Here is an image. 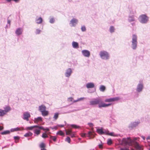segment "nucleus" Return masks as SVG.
I'll return each instance as SVG.
<instances>
[{
  "label": "nucleus",
  "instance_id": "54",
  "mask_svg": "<svg viewBox=\"0 0 150 150\" xmlns=\"http://www.w3.org/2000/svg\"><path fill=\"white\" fill-rule=\"evenodd\" d=\"M134 19L133 18L131 19H129V21L130 22L132 21H134Z\"/></svg>",
  "mask_w": 150,
  "mask_h": 150
},
{
  "label": "nucleus",
  "instance_id": "42",
  "mask_svg": "<svg viewBox=\"0 0 150 150\" xmlns=\"http://www.w3.org/2000/svg\"><path fill=\"white\" fill-rule=\"evenodd\" d=\"M107 144L108 145H110L112 144V141L111 139H108L107 142Z\"/></svg>",
  "mask_w": 150,
  "mask_h": 150
},
{
  "label": "nucleus",
  "instance_id": "49",
  "mask_svg": "<svg viewBox=\"0 0 150 150\" xmlns=\"http://www.w3.org/2000/svg\"><path fill=\"white\" fill-rule=\"evenodd\" d=\"M42 130H43L44 131L47 130V131H49L50 130L48 128H47V127L45 128H44L43 127V129H42Z\"/></svg>",
  "mask_w": 150,
  "mask_h": 150
},
{
  "label": "nucleus",
  "instance_id": "8",
  "mask_svg": "<svg viewBox=\"0 0 150 150\" xmlns=\"http://www.w3.org/2000/svg\"><path fill=\"white\" fill-rule=\"evenodd\" d=\"M30 117V113L28 112H25L23 113V119L24 120L28 121L29 120V118Z\"/></svg>",
  "mask_w": 150,
  "mask_h": 150
},
{
  "label": "nucleus",
  "instance_id": "20",
  "mask_svg": "<svg viewBox=\"0 0 150 150\" xmlns=\"http://www.w3.org/2000/svg\"><path fill=\"white\" fill-rule=\"evenodd\" d=\"M72 45L73 47L74 48H79V44L78 43L76 42H73L72 43Z\"/></svg>",
  "mask_w": 150,
  "mask_h": 150
},
{
  "label": "nucleus",
  "instance_id": "56",
  "mask_svg": "<svg viewBox=\"0 0 150 150\" xmlns=\"http://www.w3.org/2000/svg\"><path fill=\"white\" fill-rule=\"evenodd\" d=\"M46 149L45 147L41 148V150H45Z\"/></svg>",
  "mask_w": 150,
  "mask_h": 150
},
{
  "label": "nucleus",
  "instance_id": "35",
  "mask_svg": "<svg viewBox=\"0 0 150 150\" xmlns=\"http://www.w3.org/2000/svg\"><path fill=\"white\" fill-rule=\"evenodd\" d=\"M115 28H114L112 26H110V31L111 33L113 32L114 31Z\"/></svg>",
  "mask_w": 150,
  "mask_h": 150
},
{
  "label": "nucleus",
  "instance_id": "9",
  "mask_svg": "<svg viewBox=\"0 0 150 150\" xmlns=\"http://www.w3.org/2000/svg\"><path fill=\"white\" fill-rule=\"evenodd\" d=\"M120 99L119 97H115L114 98L106 99L105 100L106 102H110L117 101Z\"/></svg>",
  "mask_w": 150,
  "mask_h": 150
},
{
  "label": "nucleus",
  "instance_id": "47",
  "mask_svg": "<svg viewBox=\"0 0 150 150\" xmlns=\"http://www.w3.org/2000/svg\"><path fill=\"white\" fill-rule=\"evenodd\" d=\"M120 150H129V149L128 148L126 147L124 148H121Z\"/></svg>",
  "mask_w": 150,
  "mask_h": 150
},
{
  "label": "nucleus",
  "instance_id": "57",
  "mask_svg": "<svg viewBox=\"0 0 150 150\" xmlns=\"http://www.w3.org/2000/svg\"><path fill=\"white\" fill-rule=\"evenodd\" d=\"M78 101H77V100H74V101H73V102L74 103H75V102H78Z\"/></svg>",
  "mask_w": 150,
  "mask_h": 150
},
{
  "label": "nucleus",
  "instance_id": "60",
  "mask_svg": "<svg viewBox=\"0 0 150 150\" xmlns=\"http://www.w3.org/2000/svg\"><path fill=\"white\" fill-rule=\"evenodd\" d=\"M8 23H9V24L10 23V21H9V20L8 21Z\"/></svg>",
  "mask_w": 150,
  "mask_h": 150
},
{
  "label": "nucleus",
  "instance_id": "16",
  "mask_svg": "<svg viewBox=\"0 0 150 150\" xmlns=\"http://www.w3.org/2000/svg\"><path fill=\"white\" fill-rule=\"evenodd\" d=\"M42 121V118L41 117H38L37 118H35L34 121L35 123H38Z\"/></svg>",
  "mask_w": 150,
  "mask_h": 150
},
{
  "label": "nucleus",
  "instance_id": "34",
  "mask_svg": "<svg viewBox=\"0 0 150 150\" xmlns=\"http://www.w3.org/2000/svg\"><path fill=\"white\" fill-rule=\"evenodd\" d=\"M57 134L61 136H63L64 134V133L62 132V131L60 130L57 133Z\"/></svg>",
  "mask_w": 150,
  "mask_h": 150
},
{
  "label": "nucleus",
  "instance_id": "23",
  "mask_svg": "<svg viewBox=\"0 0 150 150\" xmlns=\"http://www.w3.org/2000/svg\"><path fill=\"white\" fill-rule=\"evenodd\" d=\"M42 19L41 17H40L36 20V23L38 24H41L42 23Z\"/></svg>",
  "mask_w": 150,
  "mask_h": 150
},
{
  "label": "nucleus",
  "instance_id": "33",
  "mask_svg": "<svg viewBox=\"0 0 150 150\" xmlns=\"http://www.w3.org/2000/svg\"><path fill=\"white\" fill-rule=\"evenodd\" d=\"M71 126L72 127L75 129L79 128H80V126H78L77 125H71Z\"/></svg>",
  "mask_w": 150,
  "mask_h": 150
},
{
  "label": "nucleus",
  "instance_id": "18",
  "mask_svg": "<svg viewBox=\"0 0 150 150\" xmlns=\"http://www.w3.org/2000/svg\"><path fill=\"white\" fill-rule=\"evenodd\" d=\"M86 86L87 88H93L94 87V85L93 83H89L86 84Z\"/></svg>",
  "mask_w": 150,
  "mask_h": 150
},
{
  "label": "nucleus",
  "instance_id": "52",
  "mask_svg": "<svg viewBox=\"0 0 150 150\" xmlns=\"http://www.w3.org/2000/svg\"><path fill=\"white\" fill-rule=\"evenodd\" d=\"M71 136V137L73 138L75 137L74 134H72V133L70 134Z\"/></svg>",
  "mask_w": 150,
  "mask_h": 150
},
{
  "label": "nucleus",
  "instance_id": "55",
  "mask_svg": "<svg viewBox=\"0 0 150 150\" xmlns=\"http://www.w3.org/2000/svg\"><path fill=\"white\" fill-rule=\"evenodd\" d=\"M3 129V127L0 126V130Z\"/></svg>",
  "mask_w": 150,
  "mask_h": 150
},
{
  "label": "nucleus",
  "instance_id": "43",
  "mask_svg": "<svg viewBox=\"0 0 150 150\" xmlns=\"http://www.w3.org/2000/svg\"><path fill=\"white\" fill-rule=\"evenodd\" d=\"M54 18H52L50 19V23H54Z\"/></svg>",
  "mask_w": 150,
  "mask_h": 150
},
{
  "label": "nucleus",
  "instance_id": "44",
  "mask_svg": "<svg viewBox=\"0 0 150 150\" xmlns=\"http://www.w3.org/2000/svg\"><path fill=\"white\" fill-rule=\"evenodd\" d=\"M81 30L82 31H85L86 30V28L85 26H82L81 27Z\"/></svg>",
  "mask_w": 150,
  "mask_h": 150
},
{
  "label": "nucleus",
  "instance_id": "12",
  "mask_svg": "<svg viewBox=\"0 0 150 150\" xmlns=\"http://www.w3.org/2000/svg\"><path fill=\"white\" fill-rule=\"evenodd\" d=\"M23 128L22 127H16L14 128L11 129V131L12 132L17 131H21L23 130Z\"/></svg>",
  "mask_w": 150,
  "mask_h": 150
},
{
  "label": "nucleus",
  "instance_id": "5",
  "mask_svg": "<svg viewBox=\"0 0 150 150\" xmlns=\"http://www.w3.org/2000/svg\"><path fill=\"white\" fill-rule=\"evenodd\" d=\"M100 55L101 58L103 59H108L109 55L108 52L105 51H102L100 52Z\"/></svg>",
  "mask_w": 150,
  "mask_h": 150
},
{
  "label": "nucleus",
  "instance_id": "11",
  "mask_svg": "<svg viewBox=\"0 0 150 150\" xmlns=\"http://www.w3.org/2000/svg\"><path fill=\"white\" fill-rule=\"evenodd\" d=\"M82 52L83 55L86 57H88L90 56V52L88 51L87 50H83L82 51Z\"/></svg>",
  "mask_w": 150,
  "mask_h": 150
},
{
  "label": "nucleus",
  "instance_id": "15",
  "mask_svg": "<svg viewBox=\"0 0 150 150\" xmlns=\"http://www.w3.org/2000/svg\"><path fill=\"white\" fill-rule=\"evenodd\" d=\"M22 32L23 30L22 29L18 28L16 30L15 33L17 35H19L22 34Z\"/></svg>",
  "mask_w": 150,
  "mask_h": 150
},
{
  "label": "nucleus",
  "instance_id": "13",
  "mask_svg": "<svg viewBox=\"0 0 150 150\" xmlns=\"http://www.w3.org/2000/svg\"><path fill=\"white\" fill-rule=\"evenodd\" d=\"M72 72L70 68L68 69L67 70V72L65 73V75L66 76L69 77V76Z\"/></svg>",
  "mask_w": 150,
  "mask_h": 150
},
{
  "label": "nucleus",
  "instance_id": "46",
  "mask_svg": "<svg viewBox=\"0 0 150 150\" xmlns=\"http://www.w3.org/2000/svg\"><path fill=\"white\" fill-rule=\"evenodd\" d=\"M41 31V30H40L39 29H37L36 31V34H38L40 33Z\"/></svg>",
  "mask_w": 150,
  "mask_h": 150
},
{
  "label": "nucleus",
  "instance_id": "62",
  "mask_svg": "<svg viewBox=\"0 0 150 150\" xmlns=\"http://www.w3.org/2000/svg\"><path fill=\"white\" fill-rule=\"evenodd\" d=\"M45 150H46V149H45Z\"/></svg>",
  "mask_w": 150,
  "mask_h": 150
},
{
  "label": "nucleus",
  "instance_id": "53",
  "mask_svg": "<svg viewBox=\"0 0 150 150\" xmlns=\"http://www.w3.org/2000/svg\"><path fill=\"white\" fill-rule=\"evenodd\" d=\"M113 134H114L113 133L111 132V133H109L108 134L111 136H114V135H113Z\"/></svg>",
  "mask_w": 150,
  "mask_h": 150
},
{
  "label": "nucleus",
  "instance_id": "39",
  "mask_svg": "<svg viewBox=\"0 0 150 150\" xmlns=\"http://www.w3.org/2000/svg\"><path fill=\"white\" fill-rule=\"evenodd\" d=\"M58 117V113H56L54 114L53 117L55 120H56L57 119Z\"/></svg>",
  "mask_w": 150,
  "mask_h": 150
},
{
  "label": "nucleus",
  "instance_id": "4",
  "mask_svg": "<svg viewBox=\"0 0 150 150\" xmlns=\"http://www.w3.org/2000/svg\"><path fill=\"white\" fill-rule=\"evenodd\" d=\"M133 141L130 138H123L122 140V143L123 144L126 145H132Z\"/></svg>",
  "mask_w": 150,
  "mask_h": 150
},
{
  "label": "nucleus",
  "instance_id": "24",
  "mask_svg": "<svg viewBox=\"0 0 150 150\" xmlns=\"http://www.w3.org/2000/svg\"><path fill=\"white\" fill-rule=\"evenodd\" d=\"M33 134L32 132H29L25 134L24 136L25 137H31L33 135Z\"/></svg>",
  "mask_w": 150,
  "mask_h": 150
},
{
  "label": "nucleus",
  "instance_id": "2",
  "mask_svg": "<svg viewBox=\"0 0 150 150\" xmlns=\"http://www.w3.org/2000/svg\"><path fill=\"white\" fill-rule=\"evenodd\" d=\"M137 37L135 35H133L132 38V48L135 50L136 49L137 47Z\"/></svg>",
  "mask_w": 150,
  "mask_h": 150
},
{
  "label": "nucleus",
  "instance_id": "14",
  "mask_svg": "<svg viewBox=\"0 0 150 150\" xmlns=\"http://www.w3.org/2000/svg\"><path fill=\"white\" fill-rule=\"evenodd\" d=\"M78 20L75 18H73L70 21V24H71L73 26H75L77 23Z\"/></svg>",
  "mask_w": 150,
  "mask_h": 150
},
{
  "label": "nucleus",
  "instance_id": "30",
  "mask_svg": "<svg viewBox=\"0 0 150 150\" xmlns=\"http://www.w3.org/2000/svg\"><path fill=\"white\" fill-rule=\"evenodd\" d=\"M66 134L67 135L70 134L72 133V130L71 129H68L66 130Z\"/></svg>",
  "mask_w": 150,
  "mask_h": 150
},
{
  "label": "nucleus",
  "instance_id": "25",
  "mask_svg": "<svg viewBox=\"0 0 150 150\" xmlns=\"http://www.w3.org/2000/svg\"><path fill=\"white\" fill-rule=\"evenodd\" d=\"M11 110L9 106H7L4 108V111H5V113H6Z\"/></svg>",
  "mask_w": 150,
  "mask_h": 150
},
{
  "label": "nucleus",
  "instance_id": "1",
  "mask_svg": "<svg viewBox=\"0 0 150 150\" xmlns=\"http://www.w3.org/2000/svg\"><path fill=\"white\" fill-rule=\"evenodd\" d=\"M98 104V105L99 108H101L110 106L111 105V104H106L103 103L100 99H94L90 101V105H94Z\"/></svg>",
  "mask_w": 150,
  "mask_h": 150
},
{
  "label": "nucleus",
  "instance_id": "41",
  "mask_svg": "<svg viewBox=\"0 0 150 150\" xmlns=\"http://www.w3.org/2000/svg\"><path fill=\"white\" fill-rule=\"evenodd\" d=\"M65 141L69 143H70L71 139L69 137H67L65 139Z\"/></svg>",
  "mask_w": 150,
  "mask_h": 150
},
{
  "label": "nucleus",
  "instance_id": "59",
  "mask_svg": "<svg viewBox=\"0 0 150 150\" xmlns=\"http://www.w3.org/2000/svg\"><path fill=\"white\" fill-rule=\"evenodd\" d=\"M19 0H13V1H15V2H17L18 1H19Z\"/></svg>",
  "mask_w": 150,
  "mask_h": 150
},
{
  "label": "nucleus",
  "instance_id": "38",
  "mask_svg": "<svg viewBox=\"0 0 150 150\" xmlns=\"http://www.w3.org/2000/svg\"><path fill=\"white\" fill-rule=\"evenodd\" d=\"M50 138L52 139L54 142L56 141L57 138L55 137L51 136Z\"/></svg>",
  "mask_w": 150,
  "mask_h": 150
},
{
  "label": "nucleus",
  "instance_id": "22",
  "mask_svg": "<svg viewBox=\"0 0 150 150\" xmlns=\"http://www.w3.org/2000/svg\"><path fill=\"white\" fill-rule=\"evenodd\" d=\"M42 115L43 116H47L48 115L49 112L48 111L45 110L41 112Z\"/></svg>",
  "mask_w": 150,
  "mask_h": 150
},
{
  "label": "nucleus",
  "instance_id": "31",
  "mask_svg": "<svg viewBox=\"0 0 150 150\" xmlns=\"http://www.w3.org/2000/svg\"><path fill=\"white\" fill-rule=\"evenodd\" d=\"M10 132L8 130L4 131L1 133V134L2 135L9 134Z\"/></svg>",
  "mask_w": 150,
  "mask_h": 150
},
{
  "label": "nucleus",
  "instance_id": "36",
  "mask_svg": "<svg viewBox=\"0 0 150 150\" xmlns=\"http://www.w3.org/2000/svg\"><path fill=\"white\" fill-rule=\"evenodd\" d=\"M42 137L44 138H47L48 136L47 134L45 133H43L42 135Z\"/></svg>",
  "mask_w": 150,
  "mask_h": 150
},
{
  "label": "nucleus",
  "instance_id": "7",
  "mask_svg": "<svg viewBox=\"0 0 150 150\" xmlns=\"http://www.w3.org/2000/svg\"><path fill=\"white\" fill-rule=\"evenodd\" d=\"M86 135H88V137H89L90 139H91L94 137L93 136L94 135V133L91 131L89 132L87 134L85 133H82L81 135V137H84L86 136Z\"/></svg>",
  "mask_w": 150,
  "mask_h": 150
},
{
  "label": "nucleus",
  "instance_id": "48",
  "mask_svg": "<svg viewBox=\"0 0 150 150\" xmlns=\"http://www.w3.org/2000/svg\"><path fill=\"white\" fill-rule=\"evenodd\" d=\"M85 99V98L84 97L81 98H78L77 99V101H80L82 100H83L84 99Z\"/></svg>",
  "mask_w": 150,
  "mask_h": 150
},
{
  "label": "nucleus",
  "instance_id": "51",
  "mask_svg": "<svg viewBox=\"0 0 150 150\" xmlns=\"http://www.w3.org/2000/svg\"><path fill=\"white\" fill-rule=\"evenodd\" d=\"M88 124L90 127H92L93 126V124L91 123H89Z\"/></svg>",
  "mask_w": 150,
  "mask_h": 150
},
{
  "label": "nucleus",
  "instance_id": "21",
  "mask_svg": "<svg viewBox=\"0 0 150 150\" xmlns=\"http://www.w3.org/2000/svg\"><path fill=\"white\" fill-rule=\"evenodd\" d=\"M138 124L139 123L138 122H134L133 123L131 124L129 127L132 128L133 127H136Z\"/></svg>",
  "mask_w": 150,
  "mask_h": 150
},
{
  "label": "nucleus",
  "instance_id": "40",
  "mask_svg": "<svg viewBox=\"0 0 150 150\" xmlns=\"http://www.w3.org/2000/svg\"><path fill=\"white\" fill-rule=\"evenodd\" d=\"M40 148H42L45 147V144L44 143H42L40 144Z\"/></svg>",
  "mask_w": 150,
  "mask_h": 150
},
{
  "label": "nucleus",
  "instance_id": "3",
  "mask_svg": "<svg viewBox=\"0 0 150 150\" xmlns=\"http://www.w3.org/2000/svg\"><path fill=\"white\" fill-rule=\"evenodd\" d=\"M43 129V127L42 126L36 125L33 130L34 133L37 135H39L40 133V130Z\"/></svg>",
  "mask_w": 150,
  "mask_h": 150
},
{
  "label": "nucleus",
  "instance_id": "28",
  "mask_svg": "<svg viewBox=\"0 0 150 150\" xmlns=\"http://www.w3.org/2000/svg\"><path fill=\"white\" fill-rule=\"evenodd\" d=\"M36 127V125L33 126H32L30 127H27L26 128V129L27 130H32L33 129L35 128V127Z\"/></svg>",
  "mask_w": 150,
  "mask_h": 150
},
{
  "label": "nucleus",
  "instance_id": "37",
  "mask_svg": "<svg viewBox=\"0 0 150 150\" xmlns=\"http://www.w3.org/2000/svg\"><path fill=\"white\" fill-rule=\"evenodd\" d=\"M103 144L101 142L100 144H98V147L100 149H102L103 148Z\"/></svg>",
  "mask_w": 150,
  "mask_h": 150
},
{
  "label": "nucleus",
  "instance_id": "17",
  "mask_svg": "<svg viewBox=\"0 0 150 150\" xmlns=\"http://www.w3.org/2000/svg\"><path fill=\"white\" fill-rule=\"evenodd\" d=\"M39 110L41 112L46 110V107L44 105H41L39 106Z\"/></svg>",
  "mask_w": 150,
  "mask_h": 150
},
{
  "label": "nucleus",
  "instance_id": "26",
  "mask_svg": "<svg viewBox=\"0 0 150 150\" xmlns=\"http://www.w3.org/2000/svg\"><path fill=\"white\" fill-rule=\"evenodd\" d=\"M97 131V132L100 134H102L104 133L102 129H98Z\"/></svg>",
  "mask_w": 150,
  "mask_h": 150
},
{
  "label": "nucleus",
  "instance_id": "19",
  "mask_svg": "<svg viewBox=\"0 0 150 150\" xmlns=\"http://www.w3.org/2000/svg\"><path fill=\"white\" fill-rule=\"evenodd\" d=\"M143 85L142 84H139L138 85V87L137 88V91L139 92H140L143 89Z\"/></svg>",
  "mask_w": 150,
  "mask_h": 150
},
{
  "label": "nucleus",
  "instance_id": "6",
  "mask_svg": "<svg viewBox=\"0 0 150 150\" xmlns=\"http://www.w3.org/2000/svg\"><path fill=\"white\" fill-rule=\"evenodd\" d=\"M140 21L142 23H146L148 20V18L145 15H142L139 17Z\"/></svg>",
  "mask_w": 150,
  "mask_h": 150
},
{
  "label": "nucleus",
  "instance_id": "32",
  "mask_svg": "<svg viewBox=\"0 0 150 150\" xmlns=\"http://www.w3.org/2000/svg\"><path fill=\"white\" fill-rule=\"evenodd\" d=\"M20 138V137L18 136H15L14 137V139L15 140V142L17 143L18 142L17 141Z\"/></svg>",
  "mask_w": 150,
  "mask_h": 150
},
{
  "label": "nucleus",
  "instance_id": "61",
  "mask_svg": "<svg viewBox=\"0 0 150 150\" xmlns=\"http://www.w3.org/2000/svg\"><path fill=\"white\" fill-rule=\"evenodd\" d=\"M61 127H64V125H61Z\"/></svg>",
  "mask_w": 150,
  "mask_h": 150
},
{
  "label": "nucleus",
  "instance_id": "45",
  "mask_svg": "<svg viewBox=\"0 0 150 150\" xmlns=\"http://www.w3.org/2000/svg\"><path fill=\"white\" fill-rule=\"evenodd\" d=\"M73 98L72 97H70L68 98V101L69 102H70L73 101Z\"/></svg>",
  "mask_w": 150,
  "mask_h": 150
},
{
  "label": "nucleus",
  "instance_id": "27",
  "mask_svg": "<svg viewBox=\"0 0 150 150\" xmlns=\"http://www.w3.org/2000/svg\"><path fill=\"white\" fill-rule=\"evenodd\" d=\"M5 114H6L5 111L4 110L0 109V116H3Z\"/></svg>",
  "mask_w": 150,
  "mask_h": 150
},
{
  "label": "nucleus",
  "instance_id": "58",
  "mask_svg": "<svg viewBox=\"0 0 150 150\" xmlns=\"http://www.w3.org/2000/svg\"><path fill=\"white\" fill-rule=\"evenodd\" d=\"M142 137L143 138V139H144V140H145V138L144 137H143V136H142Z\"/></svg>",
  "mask_w": 150,
  "mask_h": 150
},
{
  "label": "nucleus",
  "instance_id": "50",
  "mask_svg": "<svg viewBox=\"0 0 150 150\" xmlns=\"http://www.w3.org/2000/svg\"><path fill=\"white\" fill-rule=\"evenodd\" d=\"M137 139V138H134V139H133V140H132V141H133L132 142V144H134V142H136L135 141Z\"/></svg>",
  "mask_w": 150,
  "mask_h": 150
},
{
  "label": "nucleus",
  "instance_id": "29",
  "mask_svg": "<svg viewBox=\"0 0 150 150\" xmlns=\"http://www.w3.org/2000/svg\"><path fill=\"white\" fill-rule=\"evenodd\" d=\"M105 89V87L104 86H101L100 88V90L101 91L103 92Z\"/></svg>",
  "mask_w": 150,
  "mask_h": 150
},
{
  "label": "nucleus",
  "instance_id": "10",
  "mask_svg": "<svg viewBox=\"0 0 150 150\" xmlns=\"http://www.w3.org/2000/svg\"><path fill=\"white\" fill-rule=\"evenodd\" d=\"M133 145L136 149L139 150H143L142 146H140L137 142H134Z\"/></svg>",
  "mask_w": 150,
  "mask_h": 150
}]
</instances>
